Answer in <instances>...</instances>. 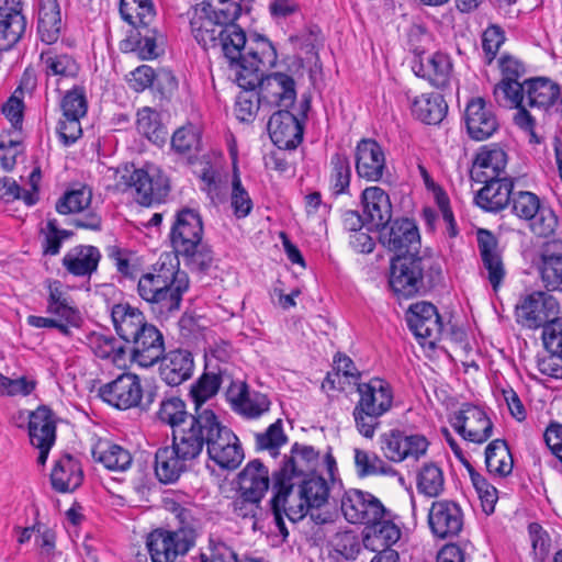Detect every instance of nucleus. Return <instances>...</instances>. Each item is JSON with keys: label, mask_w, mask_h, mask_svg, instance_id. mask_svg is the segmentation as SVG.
<instances>
[{"label": "nucleus", "mask_w": 562, "mask_h": 562, "mask_svg": "<svg viewBox=\"0 0 562 562\" xmlns=\"http://www.w3.org/2000/svg\"><path fill=\"white\" fill-rule=\"evenodd\" d=\"M249 55L254 58L251 65L243 67L237 77V85L241 89L256 90L265 104L279 108H290L296 100L294 79L283 72H273L265 76L268 68L276 65L278 55L274 46L268 38H259L250 48Z\"/></svg>", "instance_id": "f257e3e1"}, {"label": "nucleus", "mask_w": 562, "mask_h": 562, "mask_svg": "<svg viewBox=\"0 0 562 562\" xmlns=\"http://www.w3.org/2000/svg\"><path fill=\"white\" fill-rule=\"evenodd\" d=\"M105 177L114 180L113 189L117 192L134 188L135 200L144 206L162 202L170 191L168 178L155 166L147 169H136L128 164L110 167Z\"/></svg>", "instance_id": "f03ea898"}, {"label": "nucleus", "mask_w": 562, "mask_h": 562, "mask_svg": "<svg viewBox=\"0 0 562 562\" xmlns=\"http://www.w3.org/2000/svg\"><path fill=\"white\" fill-rule=\"evenodd\" d=\"M359 400L352 412L357 430L372 438L380 426V417L393 406L394 393L391 384L381 378L368 382H356Z\"/></svg>", "instance_id": "7ed1b4c3"}, {"label": "nucleus", "mask_w": 562, "mask_h": 562, "mask_svg": "<svg viewBox=\"0 0 562 562\" xmlns=\"http://www.w3.org/2000/svg\"><path fill=\"white\" fill-rule=\"evenodd\" d=\"M274 503L289 502L290 510L302 518L310 508H319L329 496L328 482L319 475L308 474L300 480L288 481L282 486L272 485Z\"/></svg>", "instance_id": "20e7f679"}, {"label": "nucleus", "mask_w": 562, "mask_h": 562, "mask_svg": "<svg viewBox=\"0 0 562 562\" xmlns=\"http://www.w3.org/2000/svg\"><path fill=\"white\" fill-rule=\"evenodd\" d=\"M215 413L209 408L196 407L189 423L172 431L171 446L189 462L196 460L206 449Z\"/></svg>", "instance_id": "39448f33"}, {"label": "nucleus", "mask_w": 562, "mask_h": 562, "mask_svg": "<svg viewBox=\"0 0 562 562\" xmlns=\"http://www.w3.org/2000/svg\"><path fill=\"white\" fill-rule=\"evenodd\" d=\"M512 213L528 222L530 231L540 237H549L555 232L558 217L553 210L541 203L540 198L530 191L518 190L509 202Z\"/></svg>", "instance_id": "423d86ee"}, {"label": "nucleus", "mask_w": 562, "mask_h": 562, "mask_svg": "<svg viewBox=\"0 0 562 562\" xmlns=\"http://www.w3.org/2000/svg\"><path fill=\"white\" fill-rule=\"evenodd\" d=\"M409 330L423 347L434 349L445 336L454 333L448 331L437 307L429 302L412 304L405 314Z\"/></svg>", "instance_id": "0eeeda50"}, {"label": "nucleus", "mask_w": 562, "mask_h": 562, "mask_svg": "<svg viewBox=\"0 0 562 562\" xmlns=\"http://www.w3.org/2000/svg\"><path fill=\"white\" fill-rule=\"evenodd\" d=\"M195 539L196 532L192 527H179L177 530L158 528L147 536L146 546L153 562H175L194 547Z\"/></svg>", "instance_id": "6e6552de"}, {"label": "nucleus", "mask_w": 562, "mask_h": 562, "mask_svg": "<svg viewBox=\"0 0 562 562\" xmlns=\"http://www.w3.org/2000/svg\"><path fill=\"white\" fill-rule=\"evenodd\" d=\"M212 428L206 447L209 459L222 470H236L245 459L238 437L232 429L223 425L216 414Z\"/></svg>", "instance_id": "1a4fd4ad"}, {"label": "nucleus", "mask_w": 562, "mask_h": 562, "mask_svg": "<svg viewBox=\"0 0 562 562\" xmlns=\"http://www.w3.org/2000/svg\"><path fill=\"white\" fill-rule=\"evenodd\" d=\"M379 442L383 456L394 463L407 459L418 461L426 454L429 447V441L424 435L407 434L397 428L383 432Z\"/></svg>", "instance_id": "9d476101"}, {"label": "nucleus", "mask_w": 562, "mask_h": 562, "mask_svg": "<svg viewBox=\"0 0 562 562\" xmlns=\"http://www.w3.org/2000/svg\"><path fill=\"white\" fill-rule=\"evenodd\" d=\"M259 38H266L263 35L254 34L248 40L245 31L236 23L225 24L223 34L217 37L215 46L228 60L231 68L235 69L236 78L239 76L243 67L250 66L254 59L249 53L252 44Z\"/></svg>", "instance_id": "9b49d317"}, {"label": "nucleus", "mask_w": 562, "mask_h": 562, "mask_svg": "<svg viewBox=\"0 0 562 562\" xmlns=\"http://www.w3.org/2000/svg\"><path fill=\"white\" fill-rule=\"evenodd\" d=\"M389 281H436L443 278L442 260L432 256L397 255L390 261Z\"/></svg>", "instance_id": "f8f14e48"}, {"label": "nucleus", "mask_w": 562, "mask_h": 562, "mask_svg": "<svg viewBox=\"0 0 562 562\" xmlns=\"http://www.w3.org/2000/svg\"><path fill=\"white\" fill-rule=\"evenodd\" d=\"M203 222L194 209L183 207L175 215L170 229L171 246L177 255H192L201 246Z\"/></svg>", "instance_id": "ddd939ff"}, {"label": "nucleus", "mask_w": 562, "mask_h": 562, "mask_svg": "<svg viewBox=\"0 0 562 562\" xmlns=\"http://www.w3.org/2000/svg\"><path fill=\"white\" fill-rule=\"evenodd\" d=\"M557 283H547V291H536L524 297L522 302L517 305L519 316L525 325L530 328L542 327L557 319L560 312L559 300L549 292L558 289Z\"/></svg>", "instance_id": "4468645a"}, {"label": "nucleus", "mask_w": 562, "mask_h": 562, "mask_svg": "<svg viewBox=\"0 0 562 562\" xmlns=\"http://www.w3.org/2000/svg\"><path fill=\"white\" fill-rule=\"evenodd\" d=\"M383 247L397 255L414 256L420 247V234L414 220L400 217L379 231Z\"/></svg>", "instance_id": "2eb2a0df"}, {"label": "nucleus", "mask_w": 562, "mask_h": 562, "mask_svg": "<svg viewBox=\"0 0 562 562\" xmlns=\"http://www.w3.org/2000/svg\"><path fill=\"white\" fill-rule=\"evenodd\" d=\"M340 507L345 518L351 524L369 526L385 515V507L380 499L360 490L346 491Z\"/></svg>", "instance_id": "dca6fc26"}, {"label": "nucleus", "mask_w": 562, "mask_h": 562, "mask_svg": "<svg viewBox=\"0 0 562 562\" xmlns=\"http://www.w3.org/2000/svg\"><path fill=\"white\" fill-rule=\"evenodd\" d=\"M100 397L119 409H130L140 405L143 387L136 374L122 373L99 389Z\"/></svg>", "instance_id": "f3484780"}, {"label": "nucleus", "mask_w": 562, "mask_h": 562, "mask_svg": "<svg viewBox=\"0 0 562 562\" xmlns=\"http://www.w3.org/2000/svg\"><path fill=\"white\" fill-rule=\"evenodd\" d=\"M451 425L463 439L474 443H483L492 436V420L481 407L470 403L454 413Z\"/></svg>", "instance_id": "a211bd4d"}, {"label": "nucleus", "mask_w": 562, "mask_h": 562, "mask_svg": "<svg viewBox=\"0 0 562 562\" xmlns=\"http://www.w3.org/2000/svg\"><path fill=\"white\" fill-rule=\"evenodd\" d=\"M126 344L128 345L132 362L142 368L153 367L165 353L164 336L150 323Z\"/></svg>", "instance_id": "6ab92c4d"}, {"label": "nucleus", "mask_w": 562, "mask_h": 562, "mask_svg": "<svg viewBox=\"0 0 562 562\" xmlns=\"http://www.w3.org/2000/svg\"><path fill=\"white\" fill-rule=\"evenodd\" d=\"M498 66L502 72V80L493 90L496 102L502 106L520 104L521 95L518 98V90L521 88V83L519 79L526 72L525 65L510 55H502Z\"/></svg>", "instance_id": "aec40b11"}, {"label": "nucleus", "mask_w": 562, "mask_h": 562, "mask_svg": "<svg viewBox=\"0 0 562 562\" xmlns=\"http://www.w3.org/2000/svg\"><path fill=\"white\" fill-rule=\"evenodd\" d=\"M318 452L312 447L295 442L290 456L284 457L282 467L273 473V485L282 486L288 481L300 480L308 475L317 464Z\"/></svg>", "instance_id": "412c9836"}, {"label": "nucleus", "mask_w": 562, "mask_h": 562, "mask_svg": "<svg viewBox=\"0 0 562 562\" xmlns=\"http://www.w3.org/2000/svg\"><path fill=\"white\" fill-rule=\"evenodd\" d=\"M464 517L459 504L452 501H436L428 513V524L434 536L440 539L459 536Z\"/></svg>", "instance_id": "4be33fe9"}, {"label": "nucleus", "mask_w": 562, "mask_h": 562, "mask_svg": "<svg viewBox=\"0 0 562 562\" xmlns=\"http://www.w3.org/2000/svg\"><path fill=\"white\" fill-rule=\"evenodd\" d=\"M357 176L370 182H379L386 170V159L382 146L372 138H362L355 148Z\"/></svg>", "instance_id": "5701e85b"}, {"label": "nucleus", "mask_w": 562, "mask_h": 562, "mask_svg": "<svg viewBox=\"0 0 562 562\" xmlns=\"http://www.w3.org/2000/svg\"><path fill=\"white\" fill-rule=\"evenodd\" d=\"M484 183L474 195V203L485 212L498 213L509 205L514 193V181L507 176L483 177Z\"/></svg>", "instance_id": "b1692460"}, {"label": "nucleus", "mask_w": 562, "mask_h": 562, "mask_svg": "<svg viewBox=\"0 0 562 562\" xmlns=\"http://www.w3.org/2000/svg\"><path fill=\"white\" fill-rule=\"evenodd\" d=\"M268 132L279 149H295L303 140L304 125L284 108L270 116Z\"/></svg>", "instance_id": "393cba45"}, {"label": "nucleus", "mask_w": 562, "mask_h": 562, "mask_svg": "<svg viewBox=\"0 0 562 562\" xmlns=\"http://www.w3.org/2000/svg\"><path fill=\"white\" fill-rule=\"evenodd\" d=\"M21 0H0V50L12 48L26 31Z\"/></svg>", "instance_id": "a878e982"}, {"label": "nucleus", "mask_w": 562, "mask_h": 562, "mask_svg": "<svg viewBox=\"0 0 562 562\" xmlns=\"http://www.w3.org/2000/svg\"><path fill=\"white\" fill-rule=\"evenodd\" d=\"M561 94L560 85L548 77L526 79L521 82V88L518 90V98L521 95V103L543 111H548L555 105Z\"/></svg>", "instance_id": "bb28decb"}, {"label": "nucleus", "mask_w": 562, "mask_h": 562, "mask_svg": "<svg viewBox=\"0 0 562 562\" xmlns=\"http://www.w3.org/2000/svg\"><path fill=\"white\" fill-rule=\"evenodd\" d=\"M188 288L189 283H164L162 286H155V283H137L139 296L154 308L157 307L160 313L178 311Z\"/></svg>", "instance_id": "cd10ccee"}, {"label": "nucleus", "mask_w": 562, "mask_h": 562, "mask_svg": "<svg viewBox=\"0 0 562 562\" xmlns=\"http://www.w3.org/2000/svg\"><path fill=\"white\" fill-rule=\"evenodd\" d=\"M465 125L469 136L477 142L490 138L498 130L495 113L482 98L472 99L468 103Z\"/></svg>", "instance_id": "c85d7f7f"}, {"label": "nucleus", "mask_w": 562, "mask_h": 562, "mask_svg": "<svg viewBox=\"0 0 562 562\" xmlns=\"http://www.w3.org/2000/svg\"><path fill=\"white\" fill-rule=\"evenodd\" d=\"M412 68L416 76L426 79L438 89L447 88L453 75L451 57L441 52H436L426 58H420L414 63Z\"/></svg>", "instance_id": "c756f323"}, {"label": "nucleus", "mask_w": 562, "mask_h": 562, "mask_svg": "<svg viewBox=\"0 0 562 562\" xmlns=\"http://www.w3.org/2000/svg\"><path fill=\"white\" fill-rule=\"evenodd\" d=\"M160 361L159 373L166 384L178 386L189 380L194 370L193 356L189 350L173 349L164 353Z\"/></svg>", "instance_id": "7c9ffc66"}, {"label": "nucleus", "mask_w": 562, "mask_h": 562, "mask_svg": "<svg viewBox=\"0 0 562 562\" xmlns=\"http://www.w3.org/2000/svg\"><path fill=\"white\" fill-rule=\"evenodd\" d=\"M164 35L157 26H142L131 32V35L120 43L124 53L135 52L143 60L157 58L160 54L159 45L164 44Z\"/></svg>", "instance_id": "2f4dec72"}, {"label": "nucleus", "mask_w": 562, "mask_h": 562, "mask_svg": "<svg viewBox=\"0 0 562 562\" xmlns=\"http://www.w3.org/2000/svg\"><path fill=\"white\" fill-rule=\"evenodd\" d=\"M361 205L367 223L373 225L378 231L391 222V200L382 188H366L361 193Z\"/></svg>", "instance_id": "473e14b6"}, {"label": "nucleus", "mask_w": 562, "mask_h": 562, "mask_svg": "<svg viewBox=\"0 0 562 562\" xmlns=\"http://www.w3.org/2000/svg\"><path fill=\"white\" fill-rule=\"evenodd\" d=\"M507 165V154L496 144L482 146L475 155L471 178L482 181L483 177H503Z\"/></svg>", "instance_id": "72a5a7b5"}, {"label": "nucleus", "mask_w": 562, "mask_h": 562, "mask_svg": "<svg viewBox=\"0 0 562 562\" xmlns=\"http://www.w3.org/2000/svg\"><path fill=\"white\" fill-rule=\"evenodd\" d=\"M190 27L195 41L204 49H209L215 46L217 37L223 34L225 23L214 19L213 13L200 3L190 19Z\"/></svg>", "instance_id": "f704fd0d"}, {"label": "nucleus", "mask_w": 562, "mask_h": 562, "mask_svg": "<svg viewBox=\"0 0 562 562\" xmlns=\"http://www.w3.org/2000/svg\"><path fill=\"white\" fill-rule=\"evenodd\" d=\"M64 22L58 0H40L37 33L42 42L50 45L58 41Z\"/></svg>", "instance_id": "c9c22d12"}, {"label": "nucleus", "mask_w": 562, "mask_h": 562, "mask_svg": "<svg viewBox=\"0 0 562 562\" xmlns=\"http://www.w3.org/2000/svg\"><path fill=\"white\" fill-rule=\"evenodd\" d=\"M111 317L116 334L125 342L149 324L143 312L128 303L115 304L111 310Z\"/></svg>", "instance_id": "e433bc0d"}, {"label": "nucleus", "mask_w": 562, "mask_h": 562, "mask_svg": "<svg viewBox=\"0 0 562 562\" xmlns=\"http://www.w3.org/2000/svg\"><path fill=\"white\" fill-rule=\"evenodd\" d=\"M190 463L172 446L159 448L155 453V474L159 482L171 484L178 481Z\"/></svg>", "instance_id": "4c0bfd02"}, {"label": "nucleus", "mask_w": 562, "mask_h": 562, "mask_svg": "<svg viewBox=\"0 0 562 562\" xmlns=\"http://www.w3.org/2000/svg\"><path fill=\"white\" fill-rule=\"evenodd\" d=\"M270 486L268 468L258 459L249 461L238 474V492L263 498Z\"/></svg>", "instance_id": "58836bf2"}, {"label": "nucleus", "mask_w": 562, "mask_h": 562, "mask_svg": "<svg viewBox=\"0 0 562 562\" xmlns=\"http://www.w3.org/2000/svg\"><path fill=\"white\" fill-rule=\"evenodd\" d=\"M83 474L80 463L70 454L56 461L50 473L52 486L59 493L72 492L82 483Z\"/></svg>", "instance_id": "ea45409f"}, {"label": "nucleus", "mask_w": 562, "mask_h": 562, "mask_svg": "<svg viewBox=\"0 0 562 562\" xmlns=\"http://www.w3.org/2000/svg\"><path fill=\"white\" fill-rule=\"evenodd\" d=\"M477 246L484 268L488 272V281H502L505 277V269L497 250V239L487 229L477 231Z\"/></svg>", "instance_id": "a19ab883"}, {"label": "nucleus", "mask_w": 562, "mask_h": 562, "mask_svg": "<svg viewBox=\"0 0 562 562\" xmlns=\"http://www.w3.org/2000/svg\"><path fill=\"white\" fill-rule=\"evenodd\" d=\"M29 437L31 445H38V442L55 443L56 424L49 407L42 405L30 413Z\"/></svg>", "instance_id": "79ce46f5"}, {"label": "nucleus", "mask_w": 562, "mask_h": 562, "mask_svg": "<svg viewBox=\"0 0 562 562\" xmlns=\"http://www.w3.org/2000/svg\"><path fill=\"white\" fill-rule=\"evenodd\" d=\"M101 259L99 249L94 246H77L69 250L63 263L75 277H90L97 270Z\"/></svg>", "instance_id": "37998d69"}, {"label": "nucleus", "mask_w": 562, "mask_h": 562, "mask_svg": "<svg viewBox=\"0 0 562 562\" xmlns=\"http://www.w3.org/2000/svg\"><path fill=\"white\" fill-rule=\"evenodd\" d=\"M69 289L66 283H49L46 311L68 324H74L78 318V312L69 295Z\"/></svg>", "instance_id": "c03bdc74"}, {"label": "nucleus", "mask_w": 562, "mask_h": 562, "mask_svg": "<svg viewBox=\"0 0 562 562\" xmlns=\"http://www.w3.org/2000/svg\"><path fill=\"white\" fill-rule=\"evenodd\" d=\"M412 112L426 124H438L446 116L448 104L439 93L423 94L413 102Z\"/></svg>", "instance_id": "a18cd8bd"}, {"label": "nucleus", "mask_w": 562, "mask_h": 562, "mask_svg": "<svg viewBox=\"0 0 562 562\" xmlns=\"http://www.w3.org/2000/svg\"><path fill=\"white\" fill-rule=\"evenodd\" d=\"M106 252L123 278L132 280L138 278V281H154V274L143 273L138 258L134 252L116 245L109 246Z\"/></svg>", "instance_id": "49530a36"}, {"label": "nucleus", "mask_w": 562, "mask_h": 562, "mask_svg": "<svg viewBox=\"0 0 562 562\" xmlns=\"http://www.w3.org/2000/svg\"><path fill=\"white\" fill-rule=\"evenodd\" d=\"M94 461L102 463L110 471L122 472L132 464V456L123 447L110 442H100L92 450Z\"/></svg>", "instance_id": "de8ad7c7"}, {"label": "nucleus", "mask_w": 562, "mask_h": 562, "mask_svg": "<svg viewBox=\"0 0 562 562\" xmlns=\"http://www.w3.org/2000/svg\"><path fill=\"white\" fill-rule=\"evenodd\" d=\"M485 464L491 474L504 477L512 473L514 462L505 440L495 439L487 445Z\"/></svg>", "instance_id": "09e8293b"}, {"label": "nucleus", "mask_w": 562, "mask_h": 562, "mask_svg": "<svg viewBox=\"0 0 562 562\" xmlns=\"http://www.w3.org/2000/svg\"><path fill=\"white\" fill-rule=\"evenodd\" d=\"M237 412L248 418H258L269 411L270 401L266 394L260 392H250L247 384L243 383L238 394L233 400Z\"/></svg>", "instance_id": "8fccbe9b"}, {"label": "nucleus", "mask_w": 562, "mask_h": 562, "mask_svg": "<svg viewBox=\"0 0 562 562\" xmlns=\"http://www.w3.org/2000/svg\"><path fill=\"white\" fill-rule=\"evenodd\" d=\"M227 373V367L223 368L220 364L206 369V372H204L191 387V395L198 406L218 392L224 376H226Z\"/></svg>", "instance_id": "3c124183"}, {"label": "nucleus", "mask_w": 562, "mask_h": 562, "mask_svg": "<svg viewBox=\"0 0 562 562\" xmlns=\"http://www.w3.org/2000/svg\"><path fill=\"white\" fill-rule=\"evenodd\" d=\"M41 63L47 77L75 78L80 69L71 55L58 54L54 50L43 52Z\"/></svg>", "instance_id": "603ef678"}, {"label": "nucleus", "mask_w": 562, "mask_h": 562, "mask_svg": "<svg viewBox=\"0 0 562 562\" xmlns=\"http://www.w3.org/2000/svg\"><path fill=\"white\" fill-rule=\"evenodd\" d=\"M201 127L198 124L188 122L175 131L171 137V147L180 155L193 157L201 150Z\"/></svg>", "instance_id": "864d4df0"}, {"label": "nucleus", "mask_w": 562, "mask_h": 562, "mask_svg": "<svg viewBox=\"0 0 562 562\" xmlns=\"http://www.w3.org/2000/svg\"><path fill=\"white\" fill-rule=\"evenodd\" d=\"M369 526L372 529V535L367 536L364 540L366 547H373L379 543L383 549H391L401 538V529L393 522L392 515L386 508L383 518L371 522Z\"/></svg>", "instance_id": "5fc2aeb1"}, {"label": "nucleus", "mask_w": 562, "mask_h": 562, "mask_svg": "<svg viewBox=\"0 0 562 562\" xmlns=\"http://www.w3.org/2000/svg\"><path fill=\"white\" fill-rule=\"evenodd\" d=\"M92 201V189L87 184H78L68 189L56 202L59 214L80 213L89 209Z\"/></svg>", "instance_id": "6e6d98bb"}, {"label": "nucleus", "mask_w": 562, "mask_h": 562, "mask_svg": "<svg viewBox=\"0 0 562 562\" xmlns=\"http://www.w3.org/2000/svg\"><path fill=\"white\" fill-rule=\"evenodd\" d=\"M351 167L345 153H335L330 158L329 189L331 194L338 196L349 192Z\"/></svg>", "instance_id": "4d7b16f0"}, {"label": "nucleus", "mask_w": 562, "mask_h": 562, "mask_svg": "<svg viewBox=\"0 0 562 562\" xmlns=\"http://www.w3.org/2000/svg\"><path fill=\"white\" fill-rule=\"evenodd\" d=\"M328 555L335 562L353 560L360 552L361 546L353 531L337 532L329 542Z\"/></svg>", "instance_id": "13d9d810"}, {"label": "nucleus", "mask_w": 562, "mask_h": 562, "mask_svg": "<svg viewBox=\"0 0 562 562\" xmlns=\"http://www.w3.org/2000/svg\"><path fill=\"white\" fill-rule=\"evenodd\" d=\"M442 470L434 462L425 463L417 474V490L428 497H437L443 491Z\"/></svg>", "instance_id": "bf43d9fd"}, {"label": "nucleus", "mask_w": 562, "mask_h": 562, "mask_svg": "<svg viewBox=\"0 0 562 562\" xmlns=\"http://www.w3.org/2000/svg\"><path fill=\"white\" fill-rule=\"evenodd\" d=\"M136 127L142 135L154 144L166 140L167 131L159 120V114L149 108H144L137 112Z\"/></svg>", "instance_id": "052dcab7"}, {"label": "nucleus", "mask_w": 562, "mask_h": 562, "mask_svg": "<svg viewBox=\"0 0 562 562\" xmlns=\"http://www.w3.org/2000/svg\"><path fill=\"white\" fill-rule=\"evenodd\" d=\"M91 348L93 353L105 360H110L116 366H121L124 361L126 347L120 345L112 336L94 334L91 339Z\"/></svg>", "instance_id": "680f3d73"}, {"label": "nucleus", "mask_w": 562, "mask_h": 562, "mask_svg": "<svg viewBox=\"0 0 562 562\" xmlns=\"http://www.w3.org/2000/svg\"><path fill=\"white\" fill-rule=\"evenodd\" d=\"M192 415L187 412L186 403L179 397L164 400L157 413L158 419L169 425L172 431H175V428H180L189 423V417Z\"/></svg>", "instance_id": "e2e57ef3"}, {"label": "nucleus", "mask_w": 562, "mask_h": 562, "mask_svg": "<svg viewBox=\"0 0 562 562\" xmlns=\"http://www.w3.org/2000/svg\"><path fill=\"white\" fill-rule=\"evenodd\" d=\"M467 470L479 495L484 513L487 515L494 513L495 505L498 499V492L496 487L490 484L485 477L476 472L471 463H467Z\"/></svg>", "instance_id": "0e129e2a"}, {"label": "nucleus", "mask_w": 562, "mask_h": 562, "mask_svg": "<svg viewBox=\"0 0 562 562\" xmlns=\"http://www.w3.org/2000/svg\"><path fill=\"white\" fill-rule=\"evenodd\" d=\"M261 501L262 498L260 497L238 492L237 497L232 503L233 513L238 518L250 520L252 529L256 530L258 520L262 515Z\"/></svg>", "instance_id": "69168bd1"}, {"label": "nucleus", "mask_w": 562, "mask_h": 562, "mask_svg": "<svg viewBox=\"0 0 562 562\" xmlns=\"http://www.w3.org/2000/svg\"><path fill=\"white\" fill-rule=\"evenodd\" d=\"M244 0H203L201 3L225 24L235 23L243 12Z\"/></svg>", "instance_id": "338daca9"}, {"label": "nucleus", "mask_w": 562, "mask_h": 562, "mask_svg": "<svg viewBox=\"0 0 562 562\" xmlns=\"http://www.w3.org/2000/svg\"><path fill=\"white\" fill-rule=\"evenodd\" d=\"M201 562H238L237 554L218 537L210 536L205 550L200 553Z\"/></svg>", "instance_id": "774afa93"}]
</instances>
